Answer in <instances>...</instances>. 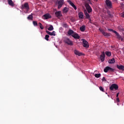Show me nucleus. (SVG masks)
I'll list each match as a JSON object with an SVG mask.
<instances>
[{
  "label": "nucleus",
  "mask_w": 124,
  "mask_h": 124,
  "mask_svg": "<svg viewBox=\"0 0 124 124\" xmlns=\"http://www.w3.org/2000/svg\"><path fill=\"white\" fill-rule=\"evenodd\" d=\"M21 9H26L27 11H29V10H30L29 3L25 2L23 5H22Z\"/></svg>",
  "instance_id": "f257e3e1"
},
{
  "label": "nucleus",
  "mask_w": 124,
  "mask_h": 124,
  "mask_svg": "<svg viewBox=\"0 0 124 124\" xmlns=\"http://www.w3.org/2000/svg\"><path fill=\"white\" fill-rule=\"evenodd\" d=\"M114 89L116 91H117V90H118L119 86H118V85H117L116 84H112L109 87L110 91H114Z\"/></svg>",
  "instance_id": "f03ea898"
},
{
  "label": "nucleus",
  "mask_w": 124,
  "mask_h": 124,
  "mask_svg": "<svg viewBox=\"0 0 124 124\" xmlns=\"http://www.w3.org/2000/svg\"><path fill=\"white\" fill-rule=\"evenodd\" d=\"M64 42L65 43L68 44V45H70V46H72V45H73V43L72 42V41H71V40H70V39L68 38H66L64 39Z\"/></svg>",
  "instance_id": "7ed1b4c3"
},
{
  "label": "nucleus",
  "mask_w": 124,
  "mask_h": 124,
  "mask_svg": "<svg viewBox=\"0 0 124 124\" xmlns=\"http://www.w3.org/2000/svg\"><path fill=\"white\" fill-rule=\"evenodd\" d=\"M106 4L108 8H109V9L112 8V2H111L110 0H106Z\"/></svg>",
  "instance_id": "20e7f679"
},
{
  "label": "nucleus",
  "mask_w": 124,
  "mask_h": 124,
  "mask_svg": "<svg viewBox=\"0 0 124 124\" xmlns=\"http://www.w3.org/2000/svg\"><path fill=\"white\" fill-rule=\"evenodd\" d=\"M82 40L83 41L82 42L83 47H84L85 48H89V47L90 46L89 45V43L85 39H82Z\"/></svg>",
  "instance_id": "39448f33"
},
{
  "label": "nucleus",
  "mask_w": 124,
  "mask_h": 124,
  "mask_svg": "<svg viewBox=\"0 0 124 124\" xmlns=\"http://www.w3.org/2000/svg\"><path fill=\"white\" fill-rule=\"evenodd\" d=\"M67 2L71 5V6L73 7L75 10H77V7L70 0H67Z\"/></svg>",
  "instance_id": "423d86ee"
},
{
  "label": "nucleus",
  "mask_w": 124,
  "mask_h": 124,
  "mask_svg": "<svg viewBox=\"0 0 124 124\" xmlns=\"http://www.w3.org/2000/svg\"><path fill=\"white\" fill-rule=\"evenodd\" d=\"M63 2H64V0H60L58 1V9H60V8H61L62 7V5L63 4Z\"/></svg>",
  "instance_id": "0eeeda50"
},
{
  "label": "nucleus",
  "mask_w": 124,
  "mask_h": 124,
  "mask_svg": "<svg viewBox=\"0 0 124 124\" xmlns=\"http://www.w3.org/2000/svg\"><path fill=\"white\" fill-rule=\"evenodd\" d=\"M100 59L102 62H103L104 61H105V52H103L101 55L100 56Z\"/></svg>",
  "instance_id": "6e6552de"
},
{
  "label": "nucleus",
  "mask_w": 124,
  "mask_h": 124,
  "mask_svg": "<svg viewBox=\"0 0 124 124\" xmlns=\"http://www.w3.org/2000/svg\"><path fill=\"white\" fill-rule=\"evenodd\" d=\"M85 6L86 7V9L88 13H91V12H92V7H91V6H90V4L87 3L86 4Z\"/></svg>",
  "instance_id": "1a4fd4ad"
},
{
  "label": "nucleus",
  "mask_w": 124,
  "mask_h": 124,
  "mask_svg": "<svg viewBox=\"0 0 124 124\" xmlns=\"http://www.w3.org/2000/svg\"><path fill=\"white\" fill-rule=\"evenodd\" d=\"M99 30L101 31V32L102 33V34L104 35V36H110V33L105 32L104 31H103V30L102 29H99Z\"/></svg>",
  "instance_id": "9d476101"
},
{
  "label": "nucleus",
  "mask_w": 124,
  "mask_h": 124,
  "mask_svg": "<svg viewBox=\"0 0 124 124\" xmlns=\"http://www.w3.org/2000/svg\"><path fill=\"white\" fill-rule=\"evenodd\" d=\"M115 34H116V36H117V39H118V40H121V41H123L124 40V39L122 38V36H121V35H120L119 33H118V32H115Z\"/></svg>",
  "instance_id": "9b49d317"
},
{
  "label": "nucleus",
  "mask_w": 124,
  "mask_h": 124,
  "mask_svg": "<svg viewBox=\"0 0 124 124\" xmlns=\"http://www.w3.org/2000/svg\"><path fill=\"white\" fill-rule=\"evenodd\" d=\"M72 37H74L75 39H80V36L78 34V33L76 32H74L73 35H72Z\"/></svg>",
  "instance_id": "f8f14e48"
},
{
  "label": "nucleus",
  "mask_w": 124,
  "mask_h": 124,
  "mask_svg": "<svg viewBox=\"0 0 124 124\" xmlns=\"http://www.w3.org/2000/svg\"><path fill=\"white\" fill-rule=\"evenodd\" d=\"M55 16L57 17V18H61V17L62 16V12L61 11L56 12Z\"/></svg>",
  "instance_id": "ddd939ff"
},
{
  "label": "nucleus",
  "mask_w": 124,
  "mask_h": 124,
  "mask_svg": "<svg viewBox=\"0 0 124 124\" xmlns=\"http://www.w3.org/2000/svg\"><path fill=\"white\" fill-rule=\"evenodd\" d=\"M46 31V33H47V34H49V35H53L54 36H56V32L55 31H53L52 32H51L48 31Z\"/></svg>",
  "instance_id": "4468645a"
},
{
  "label": "nucleus",
  "mask_w": 124,
  "mask_h": 124,
  "mask_svg": "<svg viewBox=\"0 0 124 124\" xmlns=\"http://www.w3.org/2000/svg\"><path fill=\"white\" fill-rule=\"evenodd\" d=\"M74 53L75 54V55H77V56H83V53L79 52V51L77 50H74Z\"/></svg>",
  "instance_id": "2eb2a0df"
},
{
  "label": "nucleus",
  "mask_w": 124,
  "mask_h": 124,
  "mask_svg": "<svg viewBox=\"0 0 124 124\" xmlns=\"http://www.w3.org/2000/svg\"><path fill=\"white\" fill-rule=\"evenodd\" d=\"M78 17L79 19H84V13H83L82 12H79L78 13Z\"/></svg>",
  "instance_id": "dca6fc26"
},
{
  "label": "nucleus",
  "mask_w": 124,
  "mask_h": 124,
  "mask_svg": "<svg viewBox=\"0 0 124 124\" xmlns=\"http://www.w3.org/2000/svg\"><path fill=\"white\" fill-rule=\"evenodd\" d=\"M117 67L118 69H119L120 70H122V71H124V66L123 65H117Z\"/></svg>",
  "instance_id": "f3484780"
},
{
  "label": "nucleus",
  "mask_w": 124,
  "mask_h": 124,
  "mask_svg": "<svg viewBox=\"0 0 124 124\" xmlns=\"http://www.w3.org/2000/svg\"><path fill=\"white\" fill-rule=\"evenodd\" d=\"M84 15H85L86 18V19H89L91 17V16H90V15L88 14V12H87V10H84Z\"/></svg>",
  "instance_id": "a211bd4d"
},
{
  "label": "nucleus",
  "mask_w": 124,
  "mask_h": 124,
  "mask_svg": "<svg viewBox=\"0 0 124 124\" xmlns=\"http://www.w3.org/2000/svg\"><path fill=\"white\" fill-rule=\"evenodd\" d=\"M75 32L74 31H73V30L70 29L68 32L67 33L68 34H69V35H71L72 36V35H73V34H74Z\"/></svg>",
  "instance_id": "6ab92c4d"
},
{
  "label": "nucleus",
  "mask_w": 124,
  "mask_h": 124,
  "mask_svg": "<svg viewBox=\"0 0 124 124\" xmlns=\"http://www.w3.org/2000/svg\"><path fill=\"white\" fill-rule=\"evenodd\" d=\"M45 20H47V19H50L51 18V16L49 14H45L44 15Z\"/></svg>",
  "instance_id": "aec40b11"
},
{
  "label": "nucleus",
  "mask_w": 124,
  "mask_h": 124,
  "mask_svg": "<svg viewBox=\"0 0 124 124\" xmlns=\"http://www.w3.org/2000/svg\"><path fill=\"white\" fill-rule=\"evenodd\" d=\"M7 1L9 5H10L11 6H14V3H13L12 0H7Z\"/></svg>",
  "instance_id": "412c9836"
},
{
  "label": "nucleus",
  "mask_w": 124,
  "mask_h": 124,
  "mask_svg": "<svg viewBox=\"0 0 124 124\" xmlns=\"http://www.w3.org/2000/svg\"><path fill=\"white\" fill-rule=\"evenodd\" d=\"M68 10H69V8L67 7H65L63 9V13H67V12H68Z\"/></svg>",
  "instance_id": "4be33fe9"
},
{
  "label": "nucleus",
  "mask_w": 124,
  "mask_h": 124,
  "mask_svg": "<svg viewBox=\"0 0 124 124\" xmlns=\"http://www.w3.org/2000/svg\"><path fill=\"white\" fill-rule=\"evenodd\" d=\"M108 63L112 64V63H115L116 61H115V59L114 58H112L111 60H108Z\"/></svg>",
  "instance_id": "5701e85b"
},
{
  "label": "nucleus",
  "mask_w": 124,
  "mask_h": 124,
  "mask_svg": "<svg viewBox=\"0 0 124 124\" xmlns=\"http://www.w3.org/2000/svg\"><path fill=\"white\" fill-rule=\"evenodd\" d=\"M85 30L86 26L85 25H83L80 27V31H85Z\"/></svg>",
  "instance_id": "b1692460"
},
{
  "label": "nucleus",
  "mask_w": 124,
  "mask_h": 124,
  "mask_svg": "<svg viewBox=\"0 0 124 124\" xmlns=\"http://www.w3.org/2000/svg\"><path fill=\"white\" fill-rule=\"evenodd\" d=\"M106 55L108 56V57H111V52L109 51H106L105 52Z\"/></svg>",
  "instance_id": "393cba45"
},
{
  "label": "nucleus",
  "mask_w": 124,
  "mask_h": 124,
  "mask_svg": "<svg viewBox=\"0 0 124 124\" xmlns=\"http://www.w3.org/2000/svg\"><path fill=\"white\" fill-rule=\"evenodd\" d=\"M104 72H105L106 73H107V72H108V71H109V66L106 67L104 69Z\"/></svg>",
  "instance_id": "a878e982"
},
{
  "label": "nucleus",
  "mask_w": 124,
  "mask_h": 124,
  "mask_svg": "<svg viewBox=\"0 0 124 124\" xmlns=\"http://www.w3.org/2000/svg\"><path fill=\"white\" fill-rule=\"evenodd\" d=\"M38 25L39 26L41 30H43V29H44V27H43V25H42V23L39 22L38 23Z\"/></svg>",
  "instance_id": "bb28decb"
},
{
  "label": "nucleus",
  "mask_w": 124,
  "mask_h": 124,
  "mask_svg": "<svg viewBox=\"0 0 124 124\" xmlns=\"http://www.w3.org/2000/svg\"><path fill=\"white\" fill-rule=\"evenodd\" d=\"M33 18L32 15H30L28 16L27 19L28 20H32Z\"/></svg>",
  "instance_id": "cd10ccee"
},
{
  "label": "nucleus",
  "mask_w": 124,
  "mask_h": 124,
  "mask_svg": "<svg viewBox=\"0 0 124 124\" xmlns=\"http://www.w3.org/2000/svg\"><path fill=\"white\" fill-rule=\"evenodd\" d=\"M33 26H34V27H37V26H38V24H37V21H33Z\"/></svg>",
  "instance_id": "c85d7f7f"
},
{
  "label": "nucleus",
  "mask_w": 124,
  "mask_h": 124,
  "mask_svg": "<svg viewBox=\"0 0 124 124\" xmlns=\"http://www.w3.org/2000/svg\"><path fill=\"white\" fill-rule=\"evenodd\" d=\"M54 30V27H53V25H49V27L48 28V31H53Z\"/></svg>",
  "instance_id": "c756f323"
},
{
  "label": "nucleus",
  "mask_w": 124,
  "mask_h": 124,
  "mask_svg": "<svg viewBox=\"0 0 124 124\" xmlns=\"http://www.w3.org/2000/svg\"><path fill=\"white\" fill-rule=\"evenodd\" d=\"M49 37H50V36L49 35H46L45 39L47 41H49Z\"/></svg>",
  "instance_id": "7c9ffc66"
},
{
  "label": "nucleus",
  "mask_w": 124,
  "mask_h": 124,
  "mask_svg": "<svg viewBox=\"0 0 124 124\" xmlns=\"http://www.w3.org/2000/svg\"><path fill=\"white\" fill-rule=\"evenodd\" d=\"M95 77H96V78H99L101 76V74H95L94 75Z\"/></svg>",
  "instance_id": "2f4dec72"
},
{
  "label": "nucleus",
  "mask_w": 124,
  "mask_h": 124,
  "mask_svg": "<svg viewBox=\"0 0 124 124\" xmlns=\"http://www.w3.org/2000/svg\"><path fill=\"white\" fill-rule=\"evenodd\" d=\"M108 30L109 31H112V32H113L114 33H116V32H117V31L113 30V29H108Z\"/></svg>",
  "instance_id": "473e14b6"
},
{
  "label": "nucleus",
  "mask_w": 124,
  "mask_h": 124,
  "mask_svg": "<svg viewBox=\"0 0 124 124\" xmlns=\"http://www.w3.org/2000/svg\"><path fill=\"white\" fill-rule=\"evenodd\" d=\"M62 27H63V28H68V25H67V24H66V23H63L62 24Z\"/></svg>",
  "instance_id": "72a5a7b5"
},
{
  "label": "nucleus",
  "mask_w": 124,
  "mask_h": 124,
  "mask_svg": "<svg viewBox=\"0 0 124 124\" xmlns=\"http://www.w3.org/2000/svg\"><path fill=\"white\" fill-rule=\"evenodd\" d=\"M99 88L101 92H104V89H103V87L100 86Z\"/></svg>",
  "instance_id": "f704fd0d"
},
{
  "label": "nucleus",
  "mask_w": 124,
  "mask_h": 124,
  "mask_svg": "<svg viewBox=\"0 0 124 124\" xmlns=\"http://www.w3.org/2000/svg\"><path fill=\"white\" fill-rule=\"evenodd\" d=\"M108 69H109V71H111V72H113V71H114V69H113V68H111V67H108Z\"/></svg>",
  "instance_id": "c9c22d12"
},
{
  "label": "nucleus",
  "mask_w": 124,
  "mask_h": 124,
  "mask_svg": "<svg viewBox=\"0 0 124 124\" xmlns=\"http://www.w3.org/2000/svg\"><path fill=\"white\" fill-rule=\"evenodd\" d=\"M102 81H103V82H104V81H106V79H105V77L103 78Z\"/></svg>",
  "instance_id": "e433bc0d"
},
{
  "label": "nucleus",
  "mask_w": 124,
  "mask_h": 124,
  "mask_svg": "<svg viewBox=\"0 0 124 124\" xmlns=\"http://www.w3.org/2000/svg\"><path fill=\"white\" fill-rule=\"evenodd\" d=\"M116 101H117V102H120V99H119V97L117 98Z\"/></svg>",
  "instance_id": "4c0bfd02"
},
{
  "label": "nucleus",
  "mask_w": 124,
  "mask_h": 124,
  "mask_svg": "<svg viewBox=\"0 0 124 124\" xmlns=\"http://www.w3.org/2000/svg\"><path fill=\"white\" fill-rule=\"evenodd\" d=\"M119 94H120V93H118L117 94H116V97H119Z\"/></svg>",
  "instance_id": "58836bf2"
},
{
  "label": "nucleus",
  "mask_w": 124,
  "mask_h": 124,
  "mask_svg": "<svg viewBox=\"0 0 124 124\" xmlns=\"http://www.w3.org/2000/svg\"><path fill=\"white\" fill-rule=\"evenodd\" d=\"M108 15H109V16H111V13L109 12H108Z\"/></svg>",
  "instance_id": "ea45409f"
},
{
  "label": "nucleus",
  "mask_w": 124,
  "mask_h": 124,
  "mask_svg": "<svg viewBox=\"0 0 124 124\" xmlns=\"http://www.w3.org/2000/svg\"><path fill=\"white\" fill-rule=\"evenodd\" d=\"M88 20L90 21V22L92 21V19L91 18V17H89V18H88Z\"/></svg>",
  "instance_id": "a19ab883"
},
{
  "label": "nucleus",
  "mask_w": 124,
  "mask_h": 124,
  "mask_svg": "<svg viewBox=\"0 0 124 124\" xmlns=\"http://www.w3.org/2000/svg\"><path fill=\"white\" fill-rule=\"evenodd\" d=\"M108 97H110V96H109V95H108Z\"/></svg>",
  "instance_id": "79ce46f5"
},
{
  "label": "nucleus",
  "mask_w": 124,
  "mask_h": 124,
  "mask_svg": "<svg viewBox=\"0 0 124 124\" xmlns=\"http://www.w3.org/2000/svg\"><path fill=\"white\" fill-rule=\"evenodd\" d=\"M106 94H107V93H106Z\"/></svg>",
  "instance_id": "37998d69"
},
{
  "label": "nucleus",
  "mask_w": 124,
  "mask_h": 124,
  "mask_svg": "<svg viewBox=\"0 0 124 124\" xmlns=\"http://www.w3.org/2000/svg\"><path fill=\"white\" fill-rule=\"evenodd\" d=\"M122 0V1H123V0Z\"/></svg>",
  "instance_id": "c03bdc74"
}]
</instances>
